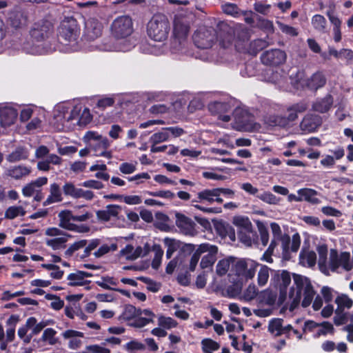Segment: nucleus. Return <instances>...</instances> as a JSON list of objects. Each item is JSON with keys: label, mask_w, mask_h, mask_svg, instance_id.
<instances>
[{"label": "nucleus", "mask_w": 353, "mask_h": 353, "mask_svg": "<svg viewBox=\"0 0 353 353\" xmlns=\"http://www.w3.org/2000/svg\"><path fill=\"white\" fill-rule=\"evenodd\" d=\"M54 27L49 21L36 23L30 30L32 43H23V50L32 54L51 52L57 48L56 41L52 38Z\"/></svg>", "instance_id": "obj_1"}, {"label": "nucleus", "mask_w": 353, "mask_h": 353, "mask_svg": "<svg viewBox=\"0 0 353 353\" xmlns=\"http://www.w3.org/2000/svg\"><path fill=\"white\" fill-rule=\"evenodd\" d=\"M194 16L192 11L181 9L174 16L173 39L170 50L174 54L191 55L188 50V37Z\"/></svg>", "instance_id": "obj_2"}, {"label": "nucleus", "mask_w": 353, "mask_h": 353, "mask_svg": "<svg viewBox=\"0 0 353 353\" xmlns=\"http://www.w3.org/2000/svg\"><path fill=\"white\" fill-rule=\"evenodd\" d=\"M103 26L102 24L94 19H90L85 21V30L81 42L83 43L82 48L90 51L99 50L101 51H113V50H121L128 51L130 50L133 45L128 44L124 46L119 49H117L110 44L104 43L101 44H97L96 40L102 34Z\"/></svg>", "instance_id": "obj_3"}, {"label": "nucleus", "mask_w": 353, "mask_h": 353, "mask_svg": "<svg viewBox=\"0 0 353 353\" xmlns=\"http://www.w3.org/2000/svg\"><path fill=\"white\" fill-rule=\"evenodd\" d=\"M294 285L291 288L289 294L290 311L292 312L301 303L303 307L309 306L316 294L310 281L305 276L301 275L294 276Z\"/></svg>", "instance_id": "obj_4"}, {"label": "nucleus", "mask_w": 353, "mask_h": 353, "mask_svg": "<svg viewBox=\"0 0 353 353\" xmlns=\"http://www.w3.org/2000/svg\"><path fill=\"white\" fill-rule=\"evenodd\" d=\"M80 29L76 19L65 17L58 28V41L62 47L57 46L60 51L65 52H75L82 49V45L78 41Z\"/></svg>", "instance_id": "obj_5"}, {"label": "nucleus", "mask_w": 353, "mask_h": 353, "mask_svg": "<svg viewBox=\"0 0 353 353\" xmlns=\"http://www.w3.org/2000/svg\"><path fill=\"white\" fill-rule=\"evenodd\" d=\"M170 31V23L163 14H155L147 26L148 36L155 41L161 42L168 37Z\"/></svg>", "instance_id": "obj_6"}, {"label": "nucleus", "mask_w": 353, "mask_h": 353, "mask_svg": "<svg viewBox=\"0 0 353 353\" xmlns=\"http://www.w3.org/2000/svg\"><path fill=\"white\" fill-rule=\"evenodd\" d=\"M217 34L212 27H199L194 33L192 39L194 45L201 49H208L212 47L217 41Z\"/></svg>", "instance_id": "obj_7"}, {"label": "nucleus", "mask_w": 353, "mask_h": 353, "mask_svg": "<svg viewBox=\"0 0 353 353\" xmlns=\"http://www.w3.org/2000/svg\"><path fill=\"white\" fill-rule=\"evenodd\" d=\"M329 269L332 272H341L340 270L350 271L353 265L350 261V254L343 252L339 254L336 250L332 249L330 252Z\"/></svg>", "instance_id": "obj_8"}, {"label": "nucleus", "mask_w": 353, "mask_h": 353, "mask_svg": "<svg viewBox=\"0 0 353 353\" xmlns=\"http://www.w3.org/2000/svg\"><path fill=\"white\" fill-rule=\"evenodd\" d=\"M112 34L117 39H125L133 32L132 19L128 16L116 18L111 25Z\"/></svg>", "instance_id": "obj_9"}, {"label": "nucleus", "mask_w": 353, "mask_h": 353, "mask_svg": "<svg viewBox=\"0 0 353 353\" xmlns=\"http://www.w3.org/2000/svg\"><path fill=\"white\" fill-rule=\"evenodd\" d=\"M259 266V264L252 259H243L234 263L232 270L239 277L248 280L254 276Z\"/></svg>", "instance_id": "obj_10"}, {"label": "nucleus", "mask_w": 353, "mask_h": 353, "mask_svg": "<svg viewBox=\"0 0 353 353\" xmlns=\"http://www.w3.org/2000/svg\"><path fill=\"white\" fill-rule=\"evenodd\" d=\"M268 332L274 336H280L285 335L290 337V333L292 332L300 339L302 336L299 332L294 329L290 324H285L284 320L281 318H273L270 320L268 327Z\"/></svg>", "instance_id": "obj_11"}, {"label": "nucleus", "mask_w": 353, "mask_h": 353, "mask_svg": "<svg viewBox=\"0 0 353 353\" xmlns=\"http://www.w3.org/2000/svg\"><path fill=\"white\" fill-rule=\"evenodd\" d=\"M307 105L304 102H300L292 105L287 109V117L276 116L274 118V125L281 127L286 126L290 122L295 121L298 118V114L304 112L307 109Z\"/></svg>", "instance_id": "obj_12"}, {"label": "nucleus", "mask_w": 353, "mask_h": 353, "mask_svg": "<svg viewBox=\"0 0 353 353\" xmlns=\"http://www.w3.org/2000/svg\"><path fill=\"white\" fill-rule=\"evenodd\" d=\"M286 54L280 49L266 50L261 56V62L267 65L277 66L285 62Z\"/></svg>", "instance_id": "obj_13"}, {"label": "nucleus", "mask_w": 353, "mask_h": 353, "mask_svg": "<svg viewBox=\"0 0 353 353\" xmlns=\"http://www.w3.org/2000/svg\"><path fill=\"white\" fill-rule=\"evenodd\" d=\"M199 250L200 256L203 253L208 252L201 259V268L202 269L211 268L216 261V254L218 252L217 247L209 243H202L199 245Z\"/></svg>", "instance_id": "obj_14"}, {"label": "nucleus", "mask_w": 353, "mask_h": 353, "mask_svg": "<svg viewBox=\"0 0 353 353\" xmlns=\"http://www.w3.org/2000/svg\"><path fill=\"white\" fill-rule=\"evenodd\" d=\"M58 216L59 218V226L64 229L78 232H87L88 230L87 226H78L72 222H75L72 211L63 210L59 213Z\"/></svg>", "instance_id": "obj_15"}, {"label": "nucleus", "mask_w": 353, "mask_h": 353, "mask_svg": "<svg viewBox=\"0 0 353 353\" xmlns=\"http://www.w3.org/2000/svg\"><path fill=\"white\" fill-rule=\"evenodd\" d=\"M27 20L26 14L20 7L16 6L8 13V23L14 28H20L26 26Z\"/></svg>", "instance_id": "obj_16"}, {"label": "nucleus", "mask_w": 353, "mask_h": 353, "mask_svg": "<svg viewBox=\"0 0 353 353\" xmlns=\"http://www.w3.org/2000/svg\"><path fill=\"white\" fill-rule=\"evenodd\" d=\"M18 112L13 107L5 104L0 106V124L6 128L13 125L17 118Z\"/></svg>", "instance_id": "obj_17"}, {"label": "nucleus", "mask_w": 353, "mask_h": 353, "mask_svg": "<svg viewBox=\"0 0 353 353\" xmlns=\"http://www.w3.org/2000/svg\"><path fill=\"white\" fill-rule=\"evenodd\" d=\"M322 119L314 114H307L300 123V129L303 133H311L321 125Z\"/></svg>", "instance_id": "obj_18"}, {"label": "nucleus", "mask_w": 353, "mask_h": 353, "mask_svg": "<svg viewBox=\"0 0 353 353\" xmlns=\"http://www.w3.org/2000/svg\"><path fill=\"white\" fill-rule=\"evenodd\" d=\"M70 107L65 103H59L54 109V120L55 121L56 128L58 130L63 129L65 126L68 127V115Z\"/></svg>", "instance_id": "obj_19"}, {"label": "nucleus", "mask_w": 353, "mask_h": 353, "mask_svg": "<svg viewBox=\"0 0 353 353\" xmlns=\"http://www.w3.org/2000/svg\"><path fill=\"white\" fill-rule=\"evenodd\" d=\"M207 202L209 204H212L214 202L217 203H222L223 200L221 197H219L216 194L215 188L213 189H205L197 194V199H194L191 201L192 204L194 202Z\"/></svg>", "instance_id": "obj_20"}, {"label": "nucleus", "mask_w": 353, "mask_h": 353, "mask_svg": "<svg viewBox=\"0 0 353 353\" xmlns=\"http://www.w3.org/2000/svg\"><path fill=\"white\" fill-rule=\"evenodd\" d=\"M176 225L185 234L193 235L194 233V222L183 214H176Z\"/></svg>", "instance_id": "obj_21"}, {"label": "nucleus", "mask_w": 353, "mask_h": 353, "mask_svg": "<svg viewBox=\"0 0 353 353\" xmlns=\"http://www.w3.org/2000/svg\"><path fill=\"white\" fill-rule=\"evenodd\" d=\"M110 146V141L107 138L101 139V141L90 143V148L94 151V155L96 157H103L107 159L112 157V153L110 150H108Z\"/></svg>", "instance_id": "obj_22"}, {"label": "nucleus", "mask_w": 353, "mask_h": 353, "mask_svg": "<svg viewBox=\"0 0 353 353\" xmlns=\"http://www.w3.org/2000/svg\"><path fill=\"white\" fill-rule=\"evenodd\" d=\"M92 274L84 271H77L70 273L67 276L68 285L70 286H83L89 284L90 281L86 280V278L90 277Z\"/></svg>", "instance_id": "obj_23"}, {"label": "nucleus", "mask_w": 353, "mask_h": 353, "mask_svg": "<svg viewBox=\"0 0 353 353\" xmlns=\"http://www.w3.org/2000/svg\"><path fill=\"white\" fill-rule=\"evenodd\" d=\"M121 211V207L118 205H108L104 209L97 212L98 219L108 221L117 218Z\"/></svg>", "instance_id": "obj_24"}, {"label": "nucleus", "mask_w": 353, "mask_h": 353, "mask_svg": "<svg viewBox=\"0 0 353 353\" xmlns=\"http://www.w3.org/2000/svg\"><path fill=\"white\" fill-rule=\"evenodd\" d=\"M62 336L65 339H70L68 342V347L71 350H77L82 344L81 341L79 338L84 337V334L74 330H67L62 333Z\"/></svg>", "instance_id": "obj_25"}, {"label": "nucleus", "mask_w": 353, "mask_h": 353, "mask_svg": "<svg viewBox=\"0 0 353 353\" xmlns=\"http://www.w3.org/2000/svg\"><path fill=\"white\" fill-rule=\"evenodd\" d=\"M327 78L323 72L318 71L314 73L306 81L307 87L311 90H317L325 86Z\"/></svg>", "instance_id": "obj_26"}, {"label": "nucleus", "mask_w": 353, "mask_h": 353, "mask_svg": "<svg viewBox=\"0 0 353 353\" xmlns=\"http://www.w3.org/2000/svg\"><path fill=\"white\" fill-rule=\"evenodd\" d=\"M48 183L46 176L39 177L30 183L26 184L22 189V194L26 197L33 196L39 190Z\"/></svg>", "instance_id": "obj_27"}, {"label": "nucleus", "mask_w": 353, "mask_h": 353, "mask_svg": "<svg viewBox=\"0 0 353 353\" xmlns=\"http://www.w3.org/2000/svg\"><path fill=\"white\" fill-rule=\"evenodd\" d=\"M30 172V168L27 166L14 165L8 168L4 172V175L7 177L19 180L28 176Z\"/></svg>", "instance_id": "obj_28"}, {"label": "nucleus", "mask_w": 353, "mask_h": 353, "mask_svg": "<svg viewBox=\"0 0 353 353\" xmlns=\"http://www.w3.org/2000/svg\"><path fill=\"white\" fill-rule=\"evenodd\" d=\"M155 317V314L150 310H140L139 316L134 319L132 325L136 327H143L151 322H153V319Z\"/></svg>", "instance_id": "obj_29"}, {"label": "nucleus", "mask_w": 353, "mask_h": 353, "mask_svg": "<svg viewBox=\"0 0 353 353\" xmlns=\"http://www.w3.org/2000/svg\"><path fill=\"white\" fill-rule=\"evenodd\" d=\"M297 194L301 195L302 201H305L312 205H317L321 203V200L317 197L319 192L312 188H301L297 190Z\"/></svg>", "instance_id": "obj_30"}, {"label": "nucleus", "mask_w": 353, "mask_h": 353, "mask_svg": "<svg viewBox=\"0 0 353 353\" xmlns=\"http://www.w3.org/2000/svg\"><path fill=\"white\" fill-rule=\"evenodd\" d=\"M333 104V98L328 94L324 98L318 99L312 105L314 111L325 113L330 110Z\"/></svg>", "instance_id": "obj_31"}, {"label": "nucleus", "mask_w": 353, "mask_h": 353, "mask_svg": "<svg viewBox=\"0 0 353 353\" xmlns=\"http://www.w3.org/2000/svg\"><path fill=\"white\" fill-rule=\"evenodd\" d=\"M62 200L63 197L59 185L56 183H53L50 186V194L43 203V205L47 206L54 203L61 202Z\"/></svg>", "instance_id": "obj_32"}, {"label": "nucleus", "mask_w": 353, "mask_h": 353, "mask_svg": "<svg viewBox=\"0 0 353 353\" xmlns=\"http://www.w3.org/2000/svg\"><path fill=\"white\" fill-rule=\"evenodd\" d=\"M276 296L270 290H263L257 296L259 306H268L273 307Z\"/></svg>", "instance_id": "obj_33"}, {"label": "nucleus", "mask_w": 353, "mask_h": 353, "mask_svg": "<svg viewBox=\"0 0 353 353\" xmlns=\"http://www.w3.org/2000/svg\"><path fill=\"white\" fill-rule=\"evenodd\" d=\"M139 48L143 53L152 54L158 56L164 54L167 48L164 44L152 45L147 43H142Z\"/></svg>", "instance_id": "obj_34"}, {"label": "nucleus", "mask_w": 353, "mask_h": 353, "mask_svg": "<svg viewBox=\"0 0 353 353\" xmlns=\"http://www.w3.org/2000/svg\"><path fill=\"white\" fill-rule=\"evenodd\" d=\"M353 320L352 314L349 312V310L341 308V311H338V307L335 310V316L334 322L336 325L345 324Z\"/></svg>", "instance_id": "obj_35"}, {"label": "nucleus", "mask_w": 353, "mask_h": 353, "mask_svg": "<svg viewBox=\"0 0 353 353\" xmlns=\"http://www.w3.org/2000/svg\"><path fill=\"white\" fill-rule=\"evenodd\" d=\"M300 263L307 267H312L316 261V254L314 251L303 249L299 254Z\"/></svg>", "instance_id": "obj_36"}, {"label": "nucleus", "mask_w": 353, "mask_h": 353, "mask_svg": "<svg viewBox=\"0 0 353 353\" xmlns=\"http://www.w3.org/2000/svg\"><path fill=\"white\" fill-rule=\"evenodd\" d=\"M29 153L28 150L23 147H17L13 152L6 157V159L10 163H14L28 159Z\"/></svg>", "instance_id": "obj_37"}, {"label": "nucleus", "mask_w": 353, "mask_h": 353, "mask_svg": "<svg viewBox=\"0 0 353 353\" xmlns=\"http://www.w3.org/2000/svg\"><path fill=\"white\" fill-rule=\"evenodd\" d=\"M216 230L221 236L228 237L232 241H235V232L229 224L224 223H218L216 225Z\"/></svg>", "instance_id": "obj_38"}, {"label": "nucleus", "mask_w": 353, "mask_h": 353, "mask_svg": "<svg viewBox=\"0 0 353 353\" xmlns=\"http://www.w3.org/2000/svg\"><path fill=\"white\" fill-rule=\"evenodd\" d=\"M233 223L239 228V231L250 232L252 229V224L248 216H234Z\"/></svg>", "instance_id": "obj_39"}, {"label": "nucleus", "mask_w": 353, "mask_h": 353, "mask_svg": "<svg viewBox=\"0 0 353 353\" xmlns=\"http://www.w3.org/2000/svg\"><path fill=\"white\" fill-rule=\"evenodd\" d=\"M170 139L169 132H168L165 128L161 129V130L154 133L149 139V141L151 144L157 145L161 143L167 141Z\"/></svg>", "instance_id": "obj_40"}, {"label": "nucleus", "mask_w": 353, "mask_h": 353, "mask_svg": "<svg viewBox=\"0 0 353 353\" xmlns=\"http://www.w3.org/2000/svg\"><path fill=\"white\" fill-rule=\"evenodd\" d=\"M236 261L232 258L223 259L220 260L216 266V272L219 276L225 275L230 269V264L232 265Z\"/></svg>", "instance_id": "obj_41"}, {"label": "nucleus", "mask_w": 353, "mask_h": 353, "mask_svg": "<svg viewBox=\"0 0 353 353\" xmlns=\"http://www.w3.org/2000/svg\"><path fill=\"white\" fill-rule=\"evenodd\" d=\"M67 241L68 237L66 236H61L50 239H46V243L48 246L52 248L54 250H57L65 248Z\"/></svg>", "instance_id": "obj_42"}, {"label": "nucleus", "mask_w": 353, "mask_h": 353, "mask_svg": "<svg viewBox=\"0 0 353 353\" xmlns=\"http://www.w3.org/2000/svg\"><path fill=\"white\" fill-rule=\"evenodd\" d=\"M260 269L257 274V283L259 286H264L267 284L271 269L265 265H260Z\"/></svg>", "instance_id": "obj_43"}, {"label": "nucleus", "mask_w": 353, "mask_h": 353, "mask_svg": "<svg viewBox=\"0 0 353 353\" xmlns=\"http://www.w3.org/2000/svg\"><path fill=\"white\" fill-rule=\"evenodd\" d=\"M259 291L255 285L250 284L248 287L244 290L243 294L240 297V300L244 301L246 302H249L254 299H257V296L259 294Z\"/></svg>", "instance_id": "obj_44"}, {"label": "nucleus", "mask_w": 353, "mask_h": 353, "mask_svg": "<svg viewBox=\"0 0 353 353\" xmlns=\"http://www.w3.org/2000/svg\"><path fill=\"white\" fill-rule=\"evenodd\" d=\"M317 252L319 254V264L322 267V271L325 272L327 271V247L326 245L323 244L317 247Z\"/></svg>", "instance_id": "obj_45"}, {"label": "nucleus", "mask_w": 353, "mask_h": 353, "mask_svg": "<svg viewBox=\"0 0 353 353\" xmlns=\"http://www.w3.org/2000/svg\"><path fill=\"white\" fill-rule=\"evenodd\" d=\"M327 21L325 18L321 14H315L312 18V25L314 28L320 32H325Z\"/></svg>", "instance_id": "obj_46"}, {"label": "nucleus", "mask_w": 353, "mask_h": 353, "mask_svg": "<svg viewBox=\"0 0 353 353\" xmlns=\"http://www.w3.org/2000/svg\"><path fill=\"white\" fill-rule=\"evenodd\" d=\"M256 27L268 34H272L274 31L273 22L261 17H257Z\"/></svg>", "instance_id": "obj_47"}, {"label": "nucleus", "mask_w": 353, "mask_h": 353, "mask_svg": "<svg viewBox=\"0 0 353 353\" xmlns=\"http://www.w3.org/2000/svg\"><path fill=\"white\" fill-rule=\"evenodd\" d=\"M62 190L65 196L73 199H79L81 188H77L72 182H66Z\"/></svg>", "instance_id": "obj_48"}, {"label": "nucleus", "mask_w": 353, "mask_h": 353, "mask_svg": "<svg viewBox=\"0 0 353 353\" xmlns=\"http://www.w3.org/2000/svg\"><path fill=\"white\" fill-rule=\"evenodd\" d=\"M335 303L337 305L338 311H341V308H345L350 310L353 305V301L346 294H341L335 299Z\"/></svg>", "instance_id": "obj_49"}, {"label": "nucleus", "mask_w": 353, "mask_h": 353, "mask_svg": "<svg viewBox=\"0 0 353 353\" xmlns=\"http://www.w3.org/2000/svg\"><path fill=\"white\" fill-rule=\"evenodd\" d=\"M140 310L132 305H127L123 309L121 317L127 321L134 319L140 314Z\"/></svg>", "instance_id": "obj_50"}, {"label": "nucleus", "mask_w": 353, "mask_h": 353, "mask_svg": "<svg viewBox=\"0 0 353 353\" xmlns=\"http://www.w3.org/2000/svg\"><path fill=\"white\" fill-rule=\"evenodd\" d=\"M99 249L94 252V255L97 258H100L103 255L115 251L117 249V245L116 243H103L99 246Z\"/></svg>", "instance_id": "obj_51"}, {"label": "nucleus", "mask_w": 353, "mask_h": 353, "mask_svg": "<svg viewBox=\"0 0 353 353\" xmlns=\"http://www.w3.org/2000/svg\"><path fill=\"white\" fill-rule=\"evenodd\" d=\"M152 251L154 253V256L152 262V267L157 270L161 265L162 256L163 255V250L160 245L154 244L152 246Z\"/></svg>", "instance_id": "obj_52"}, {"label": "nucleus", "mask_w": 353, "mask_h": 353, "mask_svg": "<svg viewBox=\"0 0 353 353\" xmlns=\"http://www.w3.org/2000/svg\"><path fill=\"white\" fill-rule=\"evenodd\" d=\"M26 211L22 206H10L5 212V218L14 219L18 216H24Z\"/></svg>", "instance_id": "obj_53"}, {"label": "nucleus", "mask_w": 353, "mask_h": 353, "mask_svg": "<svg viewBox=\"0 0 353 353\" xmlns=\"http://www.w3.org/2000/svg\"><path fill=\"white\" fill-rule=\"evenodd\" d=\"M256 197L259 198L262 201L270 204V205H276L281 201V199L276 196L274 194L271 193L270 192H263L261 194H258Z\"/></svg>", "instance_id": "obj_54"}, {"label": "nucleus", "mask_w": 353, "mask_h": 353, "mask_svg": "<svg viewBox=\"0 0 353 353\" xmlns=\"http://www.w3.org/2000/svg\"><path fill=\"white\" fill-rule=\"evenodd\" d=\"M81 112V106L76 105L73 108L72 110L69 111L68 115V127L70 126V124L72 125H79V119L80 113Z\"/></svg>", "instance_id": "obj_55"}, {"label": "nucleus", "mask_w": 353, "mask_h": 353, "mask_svg": "<svg viewBox=\"0 0 353 353\" xmlns=\"http://www.w3.org/2000/svg\"><path fill=\"white\" fill-rule=\"evenodd\" d=\"M164 242L168 248L166 251V257L167 259H170L174 252L179 248V241L175 239L165 238Z\"/></svg>", "instance_id": "obj_56"}, {"label": "nucleus", "mask_w": 353, "mask_h": 353, "mask_svg": "<svg viewBox=\"0 0 353 353\" xmlns=\"http://www.w3.org/2000/svg\"><path fill=\"white\" fill-rule=\"evenodd\" d=\"M266 46L267 42L265 40L255 39L250 42L248 52L250 54H256Z\"/></svg>", "instance_id": "obj_57"}, {"label": "nucleus", "mask_w": 353, "mask_h": 353, "mask_svg": "<svg viewBox=\"0 0 353 353\" xmlns=\"http://www.w3.org/2000/svg\"><path fill=\"white\" fill-rule=\"evenodd\" d=\"M158 324L165 329H171L177 325L176 321L171 317L161 315L158 318Z\"/></svg>", "instance_id": "obj_58"}, {"label": "nucleus", "mask_w": 353, "mask_h": 353, "mask_svg": "<svg viewBox=\"0 0 353 353\" xmlns=\"http://www.w3.org/2000/svg\"><path fill=\"white\" fill-rule=\"evenodd\" d=\"M202 350L204 352H210L219 349L220 345L210 339H204L201 341Z\"/></svg>", "instance_id": "obj_59"}, {"label": "nucleus", "mask_w": 353, "mask_h": 353, "mask_svg": "<svg viewBox=\"0 0 353 353\" xmlns=\"http://www.w3.org/2000/svg\"><path fill=\"white\" fill-rule=\"evenodd\" d=\"M222 10L224 13L234 17H239L241 11L236 4L228 3L222 6Z\"/></svg>", "instance_id": "obj_60"}, {"label": "nucleus", "mask_w": 353, "mask_h": 353, "mask_svg": "<svg viewBox=\"0 0 353 353\" xmlns=\"http://www.w3.org/2000/svg\"><path fill=\"white\" fill-rule=\"evenodd\" d=\"M105 138L94 131H88L83 137L84 141L88 143L89 147H90V143L99 142Z\"/></svg>", "instance_id": "obj_61"}, {"label": "nucleus", "mask_w": 353, "mask_h": 353, "mask_svg": "<svg viewBox=\"0 0 353 353\" xmlns=\"http://www.w3.org/2000/svg\"><path fill=\"white\" fill-rule=\"evenodd\" d=\"M137 162H124L120 164L119 170L123 174H130L137 170Z\"/></svg>", "instance_id": "obj_62"}, {"label": "nucleus", "mask_w": 353, "mask_h": 353, "mask_svg": "<svg viewBox=\"0 0 353 353\" xmlns=\"http://www.w3.org/2000/svg\"><path fill=\"white\" fill-rule=\"evenodd\" d=\"M239 238L240 241L247 246H250L252 243V238L254 236L253 230L250 232L238 231Z\"/></svg>", "instance_id": "obj_63"}, {"label": "nucleus", "mask_w": 353, "mask_h": 353, "mask_svg": "<svg viewBox=\"0 0 353 353\" xmlns=\"http://www.w3.org/2000/svg\"><path fill=\"white\" fill-rule=\"evenodd\" d=\"M80 353H110V350L99 345H90L85 347V350Z\"/></svg>", "instance_id": "obj_64"}]
</instances>
